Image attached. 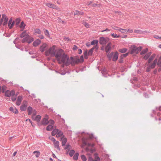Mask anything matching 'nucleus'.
<instances>
[{"label": "nucleus", "mask_w": 161, "mask_h": 161, "mask_svg": "<svg viewBox=\"0 0 161 161\" xmlns=\"http://www.w3.org/2000/svg\"><path fill=\"white\" fill-rule=\"evenodd\" d=\"M45 35L48 37H50L49 32L47 30H45L44 31Z\"/></svg>", "instance_id": "obj_44"}, {"label": "nucleus", "mask_w": 161, "mask_h": 161, "mask_svg": "<svg viewBox=\"0 0 161 161\" xmlns=\"http://www.w3.org/2000/svg\"><path fill=\"white\" fill-rule=\"evenodd\" d=\"M28 35L26 33V32L25 31H24L20 35V37L21 38H23L27 36V35Z\"/></svg>", "instance_id": "obj_27"}, {"label": "nucleus", "mask_w": 161, "mask_h": 161, "mask_svg": "<svg viewBox=\"0 0 161 161\" xmlns=\"http://www.w3.org/2000/svg\"><path fill=\"white\" fill-rule=\"evenodd\" d=\"M79 154L77 153L75 154L73 156V159L75 160H77L78 158Z\"/></svg>", "instance_id": "obj_40"}, {"label": "nucleus", "mask_w": 161, "mask_h": 161, "mask_svg": "<svg viewBox=\"0 0 161 161\" xmlns=\"http://www.w3.org/2000/svg\"><path fill=\"white\" fill-rule=\"evenodd\" d=\"M156 64L158 66H161V56L158 59L157 58H155L152 63H151L147 69V71L149 72L150 71V69L154 68Z\"/></svg>", "instance_id": "obj_2"}, {"label": "nucleus", "mask_w": 161, "mask_h": 161, "mask_svg": "<svg viewBox=\"0 0 161 161\" xmlns=\"http://www.w3.org/2000/svg\"><path fill=\"white\" fill-rule=\"evenodd\" d=\"M11 100L13 101H14L16 99V96H12Z\"/></svg>", "instance_id": "obj_52"}, {"label": "nucleus", "mask_w": 161, "mask_h": 161, "mask_svg": "<svg viewBox=\"0 0 161 161\" xmlns=\"http://www.w3.org/2000/svg\"><path fill=\"white\" fill-rule=\"evenodd\" d=\"M118 56L119 54L117 52H116L114 53L112 58L113 61H116L118 58Z\"/></svg>", "instance_id": "obj_13"}, {"label": "nucleus", "mask_w": 161, "mask_h": 161, "mask_svg": "<svg viewBox=\"0 0 161 161\" xmlns=\"http://www.w3.org/2000/svg\"><path fill=\"white\" fill-rule=\"evenodd\" d=\"M33 153L35 154L36 158H38L40 155V153L38 151H34Z\"/></svg>", "instance_id": "obj_29"}, {"label": "nucleus", "mask_w": 161, "mask_h": 161, "mask_svg": "<svg viewBox=\"0 0 161 161\" xmlns=\"http://www.w3.org/2000/svg\"><path fill=\"white\" fill-rule=\"evenodd\" d=\"M111 43L109 42L108 43L105 48V51L106 52H108L111 49Z\"/></svg>", "instance_id": "obj_14"}, {"label": "nucleus", "mask_w": 161, "mask_h": 161, "mask_svg": "<svg viewBox=\"0 0 161 161\" xmlns=\"http://www.w3.org/2000/svg\"><path fill=\"white\" fill-rule=\"evenodd\" d=\"M113 29L115 30H118L119 31V29L120 28H119L117 26H113L112 27Z\"/></svg>", "instance_id": "obj_50"}, {"label": "nucleus", "mask_w": 161, "mask_h": 161, "mask_svg": "<svg viewBox=\"0 0 161 161\" xmlns=\"http://www.w3.org/2000/svg\"><path fill=\"white\" fill-rule=\"evenodd\" d=\"M114 54V52H112L110 53H108L107 55V57L109 59L111 60L112 59L113 56Z\"/></svg>", "instance_id": "obj_31"}, {"label": "nucleus", "mask_w": 161, "mask_h": 161, "mask_svg": "<svg viewBox=\"0 0 161 161\" xmlns=\"http://www.w3.org/2000/svg\"><path fill=\"white\" fill-rule=\"evenodd\" d=\"M148 48H146L144 49L140 53V54L143 55L145 54V53L147 52L148 51Z\"/></svg>", "instance_id": "obj_36"}, {"label": "nucleus", "mask_w": 161, "mask_h": 161, "mask_svg": "<svg viewBox=\"0 0 161 161\" xmlns=\"http://www.w3.org/2000/svg\"><path fill=\"white\" fill-rule=\"evenodd\" d=\"M47 55L55 56L57 58L58 63L63 64L68 66L69 65V61L64 50L62 49H58L56 46L53 45L50 47L45 52Z\"/></svg>", "instance_id": "obj_1"}, {"label": "nucleus", "mask_w": 161, "mask_h": 161, "mask_svg": "<svg viewBox=\"0 0 161 161\" xmlns=\"http://www.w3.org/2000/svg\"><path fill=\"white\" fill-rule=\"evenodd\" d=\"M85 58L86 59H87L88 58L87 55H88V53L87 51H85L83 53Z\"/></svg>", "instance_id": "obj_41"}, {"label": "nucleus", "mask_w": 161, "mask_h": 161, "mask_svg": "<svg viewBox=\"0 0 161 161\" xmlns=\"http://www.w3.org/2000/svg\"><path fill=\"white\" fill-rule=\"evenodd\" d=\"M58 130L56 129H54L52 132V136H54L56 134L57 135V133L58 132Z\"/></svg>", "instance_id": "obj_28"}, {"label": "nucleus", "mask_w": 161, "mask_h": 161, "mask_svg": "<svg viewBox=\"0 0 161 161\" xmlns=\"http://www.w3.org/2000/svg\"><path fill=\"white\" fill-rule=\"evenodd\" d=\"M54 147L55 148H57L59 150H60V149L59 147V142L58 141H56L53 143Z\"/></svg>", "instance_id": "obj_20"}, {"label": "nucleus", "mask_w": 161, "mask_h": 161, "mask_svg": "<svg viewBox=\"0 0 161 161\" xmlns=\"http://www.w3.org/2000/svg\"><path fill=\"white\" fill-rule=\"evenodd\" d=\"M15 94V92L14 91L12 90L10 91L8 90L5 92V96L7 97H10L14 95Z\"/></svg>", "instance_id": "obj_8"}, {"label": "nucleus", "mask_w": 161, "mask_h": 161, "mask_svg": "<svg viewBox=\"0 0 161 161\" xmlns=\"http://www.w3.org/2000/svg\"><path fill=\"white\" fill-rule=\"evenodd\" d=\"M109 39L108 38L101 37L100 38L99 43L102 45L106 44L109 42Z\"/></svg>", "instance_id": "obj_7"}, {"label": "nucleus", "mask_w": 161, "mask_h": 161, "mask_svg": "<svg viewBox=\"0 0 161 161\" xmlns=\"http://www.w3.org/2000/svg\"><path fill=\"white\" fill-rule=\"evenodd\" d=\"M128 55V53H126L125 54H123L121 55L120 57L121 58H124L125 57Z\"/></svg>", "instance_id": "obj_51"}, {"label": "nucleus", "mask_w": 161, "mask_h": 161, "mask_svg": "<svg viewBox=\"0 0 161 161\" xmlns=\"http://www.w3.org/2000/svg\"><path fill=\"white\" fill-rule=\"evenodd\" d=\"M53 128V126L51 125H49L46 127V130L48 131H51Z\"/></svg>", "instance_id": "obj_30"}, {"label": "nucleus", "mask_w": 161, "mask_h": 161, "mask_svg": "<svg viewBox=\"0 0 161 161\" xmlns=\"http://www.w3.org/2000/svg\"><path fill=\"white\" fill-rule=\"evenodd\" d=\"M75 152L74 150H71L69 153L70 156L71 157L74 154Z\"/></svg>", "instance_id": "obj_45"}, {"label": "nucleus", "mask_w": 161, "mask_h": 161, "mask_svg": "<svg viewBox=\"0 0 161 161\" xmlns=\"http://www.w3.org/2000/svg\"><path fill=\"white\" fill-rule=\"evenodd\" d=\"M32 115V118L33 120L37 121H39L41 119V116L39 115Z\"/></svg>", "instance_id": "obj_12"}, {"label": "nucleus", "mask_w": 161, "mask_h": 161, "mask_svg": "<svg viewBox=\"0 0 161 161\" xmlns=\"http://www.w3.org/2000/svg\"><path fill=\"white\" fill-rule=\"evenodd\" d=\"M95 48H96V49L97 50L98 48V46L97 45H96L95 46H94V47L90 49L88 53V56L91 55L92 54L93 50Z\"/></svg>", "instance_id": "obj_15"}, {"label": "nucleus", "mask_w": 161, "mask_h": 161, "mask_svg": "<svg viewBox=\"0 0 161 161\" xmlns=\"http://www.w3.org/2000/svg\"><path fill=\"white\" fill-rule=\"evenodd\" d=\"M16 24L18 25L20 21V19H17L16 20Z\"/></svg>", "instance_id": "obj_59"}, {"label": "nucleus", "mask_w": 161, "mask_h": 161, "mask_svg": "<svg viewBox=\"0 0 161 161\" xmlns=\"http://www.w3.org/2000/svg\"><path fill=\"white\" fill-rule=\"evenodd\" d=\"M39 38H40V39H43L44 38V37L42 35H40L39 36Z\"/></svg>", "instance_id": "obj_61"}, {"label": "nucleus", "mask_w": 161, "mask_h": 161, "mask_svg": "<svg viewBox=\"0 0 161 161\" xmlns=\"http://www.w3.org/2000/svg\"><path fill=\"white\" fill-rule=\"evenodd\" d=\"M79 59H80V62H82L84 61V58L83 56H81Z\"/></svg>", "instance_id": "obj_56"}, {"label": "nucleus", "mask_w": 161, "mask_h": 161, "mask_svg": "<svg viewBox=\"0 0 161 161\" xmlns=\"http://www.w3.org/2000/svg\"><path fill=\"white\" fill-rule=\"evenodd\" d=\"M111 36L113 38H119L120 37V36H117L116 34L113 33L111 34Z\"/></svg>", "instance_id": "obj_43"}, {"label": "nucleus", "mask_w": 161, "mask_h": 161, "mask_svg": "<svg viewBox=\"0 0 161 161\" xmlns=\"http://www.w3.org/2000/svg\"><path fill=\"white\" fill-rule=\"evenodd\" d=\"M74 61H75V64H77L78 63L80 62V59L79 58H74Z\"/></svg>", "instance_id": "obj_49"}, {"label": "nucleus", "mask_w": 161, "mask_h": 161, "mask_svg": "<svg viewBox=\"0 0 161 161\" xmlns=\"http://www.w3.org/2000/svg\"><path fill=\"white\" fill-rule=\"evenodd\" d=\"M156 55L155 54H153L149 58L148 60V63H150L155 58Z\"/></svg>", "instance_id": "obj_22"}, {"label": "nucleus", "mask_w": 161, "mask_h": 161, "mask_svg": "<svg viewBox=\"0 0 161 161\" xmlns=\"http://www.w3.org/2000/svg\"><path fill=\"white\" fill-rule=\"evenodd\" d=\"M10 111L13 112L14 113L17 114L18 113V111L16 108H14L13 107H11L9 109Z\"/></svg>", "instance_id": "obj_23"}, {"label": "nucleus", "mask_w": 161, "mask_h": 161, "mask_svg": "<svg viewBox=\"0 0 161 161\" xmlns=\"http://www.w3.org/2000/svg\"><path fill=\"white\" fill-rule=\"evenodd\" d=\"M25 26V25L24 23V22H22L19 26V27L20 28H21L22 29V30L24 29Z\"/></svg>", "instance_id": "obj_33"}, {"label": "nucleus", "mask_w": 161, "mask_h": 161, "mask_svg": "<svg viewBox=\"0 0 161 161\" xmlns=\"http://www.w3.org/2000/svg\"><path fill=\"white\" fill-rule=\"evenodd\" d=\"M22 100V96H18L17 101L16 102V104L17 105L19 106L20 105L21 103Z\"/></svg>", "instance_id": "obj_16"}, {"label": "nucleus", "mask_w": 161, "mask_h": 161, "mask_svg": "<svg viewBox=\"0 0 161 161\" xmlns=\"http://www.w3.org/2000/svg\"><path fill=\"white\" fill-rule=\"evenodd\" d=\"M47 45L46 44H43L40 47V50L41 52H43L47 48Z\"/></svg>", "instance_id": "obj_18"}, {"label": "nucleus", "mask_w": 161, "mask_h": 161, "mask_svg": "<svg viewBox=\"0 0 161 161\" xmlns=\"http://www.w3.org/2000/svg\"><path fill=\"white\" fill-rule=\"evenodd\" d=\"M45 4L46 6H47L49 8L56 9L58 11H61V9L59 7L51 3H46Z\"/></svg>", "instance_id": "obj_6"}, {"label": "nucleus", "mask_w": 161, "mask_h": 161, "mask_svg": "<svg viewBox=\"0 0 161 161\" xmlns=\"http://www.w3.org/2000/svg\"><path fill=\"white\" fill-rule=\"evenodd\" d=\"M81 158L83 161H86V158L84 155H82L81 156Z\"/></svg>", "instance_id": "obj_48"}, {"label": "nucleus", "mask_w": 161, "mask_h": 161, "mask_svg": "<svg viewBox=\"0 0 161 161\" xmlns=\"http://www.w3.org/2000/svg\"><path fill=\"white\" fill-rule=\"evenodd\" d=\"M95 158L96 159L94 160L91 157H90L89 158V160L91 161H98L100 160V158L98 157H96Z\"/></svg>", "instance_id": "obj_37"}, {"label": "nucleus", "mask_w": 161, "mask_h": 161, "mask_svg": "<svg viewBox=\"0 0 161 161\" xmlns=\"http://www.w3.org/2000/svg\"><path fill=\"white\" fill-rule=\"evenodd\" d=\"M84 25L86 27V28L89 27V25L88 24H87L86 22H85L83 23Z\"/></svg>", "instance_id": "obj_55"}, {"label": "nucleus", "mask_w": 161, "mask_h": 161, "mask_svg": "<svg viewBox=\"0 0 161 161\" xmlns=\"http://www.w3.org/2000/svg\"><path fill=\"white\" fill-rule=\"evenodd\" d=\"M27 111L28 114L30 115L32 114V115H36V112L35 110H33L32 108L31 107H28L27 108Z\"/></svg>", "instance_id": "obj_10"}, {"label": "nucleus", "mask_w": 161, "mask_h": 161, "mask_svg": "<svg viewBox=\"0 0 161 161\" xmlns=\"http://www.w3.org/2000/svg\"><path fill=\"white\" fill-rule=\"evenodd\" d=\"M49 118L48 115H46L45 116L44 118L42 119V124L44 125H47L48 122Z\"/></svg>", "instance_id": "obj_9"}, {"label": "nucleus", "mask_w": 161, "mask_h": 161, "mask_svg": "<svg viewBox=\"0 0 161 161\" xmlns=\"http://www.w3.org/2000/svg\"><path fill=\"white\" fill-rule=\"evenodd\" d=\"M63 135V132L61 131L58 130V132L57 133L56 136V137H59Z\"/></svg>", "instance_id": "obj_34"}, {"label": "nucleus", "mask_w": 161, "mask_h": 161, "mask_svg": "<svg viewBox=\"0 0 161 161\" xmlns=\"http://www.w3.org/2000/svg\"><path fill=\"white\" fill-rule=\"evenodd\" d=\"M110 30L108 29V28H107L105 30H103L102 31V32H103L104 31H110Z\"/></svg>", "instance_id": "obj_63"}, {"label": "nucleus", "mask_w": 161, "mask_h": 161, "mask_svg": "<svg viewBox=\"0 0 161 161\" xmlns=\"http://www.w3.org/2000/svg\"><path fill=\"white\" fill-rule=\"evenodd\" d=\"M8 19L6 15L3 14L1 18V15L0 14V26L3 24V25H6L7 24Z\"/></svg>", "instance_id": "obj_4"}, {"label": "nucleus", "mask_w": 161, "mask_h": 161, "mask_svg": "<svg viewBox=\"0 0 161 161\" xmlns=\"http://www.w3.org/2000/svg\"><path fill=\"white\" fill-rule=\"evenodd\" d=\"M49 139L50 140L53 141V143L56 141L55 139L53 137H50Z\"/></svg>", "instance_id": "obj_54"}, {"label": "nucleus", "mask_w": 161, "mask_h": 161, "mask_svg": "<svg viewBox=\"0 0 161 161\" xmlns=\"http://www.w3.org/2000/svg\"><path fill=\"white\" fill-rule=\"evenodd\" d=\"M154 37L155 38L157 39H161V37H159L157 35H154Z\"/></svg>", "instance_id": "obj_58"}, {"label": "nucleus", "mask_w": 161, "mask_h": 161, "mask_svg": "<svg viewBox=\"0 0 161 161\" xmlns=\"http://www.w3.org/2000/svg\"><path fill=\"white\" fill-rule=\"evenodd\" d=\"M48 123L49 124V125H53L54 124V122L53 120L50 119V120H48Z\"/></svg>", "instance_id": "obj_47"}, {"label": "nucleus", "mask_w": 161, "mask_h": 161, "mask_svg": "<svg viewBox=\"0 0 161 161\" xmlns=\"http://www.w3.org/2000/svg\"><path fill=\"white\" fill-rule=\"evenodd\" d=\"M64 39L65 41H70V39L68 37H64Z\"/></svg>", "instance_id": "obj_60"}, {"label": "nucleus", "mask_w": 161, "mask_h": 161, "mask_svg": "<svg viewBox=\"0 0 161 161\" xmlns=\"http://www.w3.org/2000/svg\"><path fill=\"white\" fill-rule=\"evenodd\" d=\"M35 33L36 34H40L41 33V31L38 29H36L35 30Z\"/></svg>", "instance_id": "obj_42"}, {"label": "nucleus", "mask_w": 161, "mask_h": 161, "mask_svg": "<svg viewBox=\"0 0 161 161\" xmlns=\"http://www.w3.org/2000/svg\"><path fill=\"white\" fill-rule=\"evenodd\" d=\"M142 49V47L140 46L138 47H137L135 45L131 46L130 48V53L131 54H137Z\"/></svg>", "instance_id": "obj_3"}, {"label": "nucleus", "mask_w": 161, "mask_h": 161, "mask_svg": "<svg viewBox=\"0 0 161 161\" xmlns=\"http://www.w3.org/2000/svg\"><path fill=\"white\" fill-rule=\"evenodd\" d=\"M77 48L78 47L74 45L73 48V49L74 50H75L77 49Z\"/></svg>", "instance_id": "obj_62"}, {"label": "nucleus", "mask_w": 161, "mask_h": 161, "mask_svg": "<svg viewBox=\"0 0 161 161\" xmlns=\"http://www.w3.org/2000/svg\"><path fill=\"white\" fill-rule=\"evenodd\" d=\"M34 40V39L32 37L30 36L29 35H27L22 40L21 42L22 43L27 42L28 43L30 44Z\"/></svg>", "instance_id": "obj_5"}, {"label": "nucleus", "mask_w": 161, "mask_h": 161, "mask_svg": "<svg viewBox=\"0 0 161 161\" xmlns=\"http://www.w3.org/2000/svg\"><path fill=\"white\" fill-rule=\"evenodd\" d=\"M41 43V41L39 39H37L33 43V45L34 46L36 47L38 46Z\"/></svg>", "instance_id": "obj_21"}, {"label": "nucleus", "mask_w": 161, "mask_h": 161, "mask_svg": "<svg viewBox=\"0 0 161 161\" xmlns=\"http://www.w3.org/2000/svg\"><path fill=\"white\" fill-rule=\"evenodd\" d=\"M144 32H142L141 30H135L134 31V32L135 33H137V34H141L142 33H145Z\"/></svg>", "instance_id": "obj_39"}, {"label": "nucleus", "mask_w": 161, "mask_h": 161, "mask_svg": "<svg viewBox=\"0 0 161 161\" xmlns=\"http://www.w3.org/2000/svg\"><path fill=\"white\" fill-rule=\"evenodd\" d=\"M67 57L68 58L69 60V64L70 63V64L72 66L74 65L75 64V61H74V58H73L72 57H71L70 58H69L68 56L67 55Z\"/></svg>", "instance_id": "obj_19"}, {"label": "nucleus", "mask_w": 161, "mask_h": 161, "mask_svg": "<svg viewBox=\"0 0 161 161\" xmlns=\"http://www.w3.org/2000/svg\"><path fill=\"white\" fill-rule=\"evenodd\" d=\"M14 24V21H13L12 19L11 18L9 20L8 25L10 29H11L13 27Z\"/></svg>", "instance_id": "obj_17"}, {"label": "nucleus", "mask_w": 161, "mask_h": 161, "mask_svg": "<svg viewBox=\"0 0 161 161\" xmlns=\"http://www.w3.org/2000/svg\"><path fill=\"white\" fill-rule=\"evenodd\" d=\"M151 52H150L146 54L143 57V58L147 60L150 56L151 54Z\"/></svg>", "instance_id": "obj_26"}, {"label": "nucleus", "mask_w": 161, "mask_h": 161, "mask_svg": "<svg viewBox=\"0 0 161 161\" xmlns=\"http://www.w3.org/2000/svg\"><path fill=\"white\" fill-rule=\"evenodd\" d=\"M129 32L130 33H132L133 32V30L131 29H128L127 30V32Z\"/></svg>", "instance_id": "obj_53"}, {"label": "nucleus", "mask_w": 161, "mask_h": 161, "mask_svg": "<svg viewBox=\"0 0 161 161\" xmlns=\"http://www.w3.org/2000/svg\"><path fill=\"white\" fill-rule=\"evenodd\" d=\"M127 29H122L120 28L119 29V31L122 33H127Z\"/></svg>", "instance_id": "obj_32"}, {"label": "nucleus", "mask_w": 161, "mask_h": 161, "mask_svg": "<svg viewBox=\"0 0 161 161\" xmlns=\"http://www.w3.org/2000/svg\"><path fill=\"white\" fill-rule=\"evenodd\" d=\"M71 146L69 144H67L64 147L65 149H70L71 148Z\"/></svg>", "instance_id": "obj_46"}, {"label": "nucleus", "mask_w": 161, "mask_h": 161, "mask_svg": "<svg viewBox=\"0 0 161 161\" xmlns=\"http://www.w3.org/2000/svg\"><path fill=\"white\" fill-rule=\"evenodd\" d=\"M98 43V41L97 40H95L92 41L91 42V44L92 45H94L96 44V45H97V44Z\"/></svg>", "instance_id": "obj_38"}, {"label": "nucleus", "mask_w": 161, "mask_h": 161, "mask_svg": "<svg viewBox=\"0 0 161 161\" xmlns=\"http://www.w3.org/2000/svg\"><path fill=\"white\" fill-rule=\"evenodd\" d=\"M27 106V102L26 101H24L22 103V104L20 107V110L22 111H25Z\"/></svg>", "instance_id": "obj_11"}, {"label": "nucleus", "mask_w": 161, "mask_h": 161, "mask_svg": "<svg viewBox=\"0 0 161 161\" xmlns=\"http://www.w3.org/2000/svg\"><path fill=\"white\" fill-rule=\"evenodd\" d=\"M127 50V49L126 48H123L119 49V51L122 53H124L126 52Z\"/></svg>", "instance_id": "obj_35"}, {"label": "nucleus", "mask_w": 161, "mask_h": 161, "mask_svg": "<svg viewBox=\"0 0 161 161\" xmlns=\"http://www.w3.org/2000/svg\"><path fill=\"white\" fill-rule=\"evenodd\" d=\"M84 13L82 12L79 11L78 10H75L74 11V15H83Z\"/></svg>", "instance_id": "obj_24"}, {"label": "nucleus", "mask_w": 161, "mask_h": 161, "mask_svg": "<svg viewBox=\"0 0 161 161\" xmlns=\"http://www.w3.org/2000/svg\"><path fill=\"white\" fill-rule=\"evenodd\" d=\"M6 89V87L5 86H3L2 87V91L3 92Z\"/></svg>", "instance_id": "obj_57"}, {"label": "nucleus", "mask_w": 161, "mask_h": 161, "mask_svg": "<svg viewBox=\"0 0 161 161\" xmlns=\"http://www.w3.org/2000/svg\"><path fill=\"white\" fill-rule=\"evenodd\" d=\"M61 140H62V145L63 146L65 145L67 142V139L63 137H62Z\"/></svg>", "instance_id": "obj_25"}, {"label": "nucleus", "mask_w": 161, "mask_h": 161, "mask_svg": "<svg viewBox=\"0 0 161 161\" xmlns=\"http://www.w3.org/2000/svg\"><path fill=\"white\" fill-rule=\"evenodd\" d=\"M93 137V135H89V137L90 139H92Z\"/></svg>", "instance_id": "obj_64"}]
</instances>
